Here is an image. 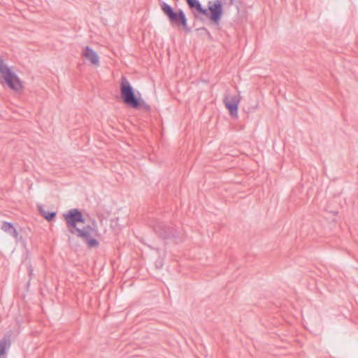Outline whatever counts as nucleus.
<instances>
[{
  "instance_id": "nucleus-1",
  "label": "nucleus",
  "mask_w": 358,
  "mask_h": 358,
  "mask_svg": "<svg viewBox=\"0 0 358 358\" xmlns=\"http://www.w3.org/2000/svg\"><path fill=\"white\" fill-rule=\"evenodd\" d=\"M63 216L69 233L76 234L78 237L82 238L90 248H94L99 245L98 241L92 237L95 230L90 225L83 226V228L77 227L78 223L85 222V218L78 209H70Z\"/></svg>"
},
{
  "instance_id": "nucleus-2",
  "label": "nucleus",
  "mask_w": 358,
  "mask_h": 358,
  "mask_svg": "<svg viewBox=\"0 0 358 358\" xmlns=\"http://www.w3.org/2000/svg\"><path fill=\"white\" fill-rule=\"evenodd\" d=\"M120 94L123 102L126 105L133 108H142L146 111H149L150 110V106L145 103V101L137 98L134 88L124 76L121 78Z\"/></svg>"
},
{
  "instance_id": "nucleus-3",
  "label": "nucleus",
  "mask_w": 358,
  "mask_h": 358,
  "mask_svg": "<svg viewBox=\"0 0 358 358\" xmlns=\"http://www.w3.org/2000/svg\"><path fill=\"white\" fill-rule=\"evenodd\" d=\"M186 2L191 9H195L198 13L208 17L215 24H219L222 15V2L216 0L213 5L208 6V10L203 8L199 0H186Z\"/></svg>"
},
{
  "instance_id": "nucleus-4",
  "label": "nucleus",
  "mask_w": 358,
  "mask_h": 358,
  "mask_svg": "<svg viewBox=\"0 0 358 358\" xmlns=\"http://www.w3.org/2000/svg\"><path fill=\"white\" fill-rule=\"evenodd\" d=\"M160 8L172 25L182 27L186 32L191 31L190 27L187 25L186 15L182 9L174 10L170 5L165 2L160 3Z\"/></svg>"
},
{
  "instance_id": "nucleus-5",
  "label": "nucleus",
  "mask_w": 358,
  "mask_h": 358,
  "mask_svg": "<svg viewBox=\"0 0 358 358\" xmlns=\"http://www.w3.org/2000/svg\"><path fill=\"white\" fill-rule=\"evenodd\" d=\"M3 80L6 85L15 92L22 91L24 87L23 82L12 70L3 78Z\"/></svg>"
},
{
  "instance_id": "nucleus-6",
  "label": "nucleus",
  "mask_w": 358,
  "mask_h": 358,
  "mask_svg": "<svg viewBox=\"0 0 358 358\" xmlns=\"http://www.w3.org/2000/svg\"><path fill=\"white\" fill-rule=\"evenodd\" d=\"M240 101L241 96L238 94H227L224 98L223 102L224 106L229 110L230 115L233 117L238 116V108Z\"/></svg>"
},
{
  "instance_id": "nucleus-7",
  "label": "nucleus",
  "mask_w": 358,
  "mask_h": 358,
  "mask_svg": "<svg viewBox=\"0 0 358 358\" xmlns=\"http://www.w3.org/2000/svg\"><path fill=\"white\" fill-rule=\"evenodd\" d=\"M153 229L156 233L164 238L176 236V230L172 227H167L163 222H157L153 226Z\"/></svg>"
},
{
  "instance_id": "nucleus-8",
  "label": "nucleus",
  "mask_w": 358,
  "mask_h": 358,
  "mask_svg": "<svg viewBox=\"0 0 358 358\" xmlns=\"http://www.w3.org/2000/svg\"><path fill=\"white\" fill-rule=\"evenodd\" d=\"M82 56L88 60L92 65H99V58L97 53L89 46H86L83 50Z\"/></svg>"
},
{
  "instance_id": "nucleus-9",
  "label": "nucleus",
  "mask_w": 358,
  "mask_h": 358,
  "mask_svg": "<svg viewBox=\"0 0 358 358\" xmlns=\"http://www.w3.org/2000/svg\"><path fill=\"white\" fill-rule=\"evenodd\" d=\"M11 345L10 337H3L0 341V358H6V352Z\"/></svg>"
},
{
  "instance_id": "nucleus-10",
  "label": "nucleus",
  "mask_w": 358,
  "mask_h": 358,
  "mask_svg": "<svg viewBox=\"0 0 358 358\" xmlns=\"http://www.w3.org/2000/svg\"><path fill=\"white\" fill-rule=\"evenodd\" d=\"M1 229L3 231L9 234L15 239L17 240L18 234L11 223L8 222H3L2 225H1Z\"/></svg>"
},
{
  "instance_id": "nucleus-11",
  "label": "nucleus",
  "mask_w": 358,
  "mask_h": 358,
  "mask_svg": "<svg viewBox=\"0 0 358 358\" xmlns=\"http://www.w3.org/2000/svg\"><path fill=\"white\" fill-rule=\"evenodd\" d=\"M41 215L48 221H51L56 216V212H46L41 205L38 206Z\"/></svg>"
},
{
  "instance_id": "nucleus-12",
  "label": "nucleus",
  "mask_w": 358,
  "mask_h": 358,
  "mask_svg": "<svg viewBox=\"0 0 358 358\" xmlns=\"http://www.w3.org/2000/svg\"><path fill=\"white\" fill-rule=\"evenodd\" d=\"M12 69L8 66L4 60L0 57V76L3 78Z\"/></svg>"
},
{
  "instance_id": "nucleus-13",
  "label": "nucleus",
  "mask_w": 358,
  "mask_h": 358,
  "mask_svg": "<svg viewBox=\"0 0 358 358\" xmlns=\"http://www.w3.org/2000/svg\"><path fill=\"white\" fill-rule=\"evenodd\" d=\"M196 31L201 36H207L208 38H211L210 32L205 27L197 28Z\"/></svg>"
},
{
  "instance_id": "nucleus-14",
  "label": "nucleus",
  "mask_w": 358,
  "mask_h": 358,
  "mask_svg": "<svg viewBox=\"0 0 358 358\" xmlns=\"http://www.w3.org/2000/svg\"><path fill=\"white\" fill-rule=\"evenodd\" d=\"M33 268L31 267V265H29L28 266V272H29V275L30 276V278H31V276L33 275Z\"/></svg>"
},
{
  "instance_id": "nucleus-15",
  "label": "nucleus",
  "mask_w": 358,
  "mask_h": 358,
  "mask_svg": "<svg viewBox=\"0 0 358 358\" xmlns=\"http://www.w3.org/2000/svg\"><path fill=\"white\" fill-rule=\"evenodd\" d=\"M73 238L70 235H68V243L69 245H71Z\"/></svg>"
},
{
  "instance_id": "nucleus-16",
  "label": "nucleus",
  "mask_w": 358,
  "mask_h": 358,
  "mask_svg": "<svg viewBox=\"0 0 358 358\" xmlns=\"http://www.w3.org/2000/svg\"><path fill=\"white\" fill-rule=\"evenodd\" d=\"M234 0H230V4H233L234 3Z\"/></svg>"
},
{
  "instance_id": "nucleus-17",
  "label": "nucleus",
  "mask_w": 358,
  "mask_h": 358,
  "mask_svg": "<svg viewBox=\"0 0 358 358\" xmlns=\"http://www.w3.org/2000/svg\"><path fill=\"white\" fill-rule=\"evenodd\" d=\"M194 16H195V17H196V18H198V17H199V15H198L197 14H196V13L194 14Z\"/></svg>"
}]
</instances>
